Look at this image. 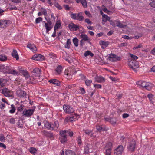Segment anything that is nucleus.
Wrapping results in <instances>:
<instances>
[{
    "instance_id": "4",
    "label": "nucleus",
    "mask_w": 155,
    "mask_h": 155,
    "mask_svg": "<svg viewBox=\"0 0 155 155\" xmlns=\"http://www.w3.org/2000/svg\"><path fill=\"white\" fill-rule=\"evenodd\" d=\"M112 147V144L111 142L108 143L106 144L104 147L105 155H111Z\"/></svg>"
},
{
    "instance_id": "30",
    "label": "nucleus",
    "mask_w": 155,
    "mask_h": 155,
    "mask_svg": "<svg viewBox=\"0 0 155 155\" xmlns=\"http://www.w3.org/2000/svg\"><path fill=\"white\" fill-rule=\"evenodd\" d=\"M99 44L101 45L107 47L109 45V42L108 41H105L103 40H101L99 41Z\"/></svg>"
},
{
    "instance_id": "33",
    "label": "nucleus",
    "mask_w": 155,
    "mask_h": 155,
    "mask_svg": "<svg viewBox=\"0 0 155 155\" xmlns=\"http://www.w3.org/2000/svg\"><path fill=\"white\" fill-rule=\"evenodd\" d=\"M77 18V20H78L79 21H82L84 19V17L82 15V13L81 12H79L78 13Z\"/></svg>"
},
{
    "instance_id": "1",
    "label": "nucleus",
    "mask_w": 155,
    "mask_h": 155,
    "mask_svg": "<svg viewBox=\"0 0 155 155\" xmlns=\"http://www.w3.org/2000/svg\"><path fill=\"white\" fill-rule=\"evenodd\" d=\"M137 84L145 88L146 89L150 90L151 88L153 87V85L151 83L147 82H146L140 81H138Z\"/></svg>"
},
{
    "instance_id": "54",
    "label": "nucleus",
    "mask_w": 155,
    "mask_h": 155,
    "mask_svg": "<svg viewBox=\"0 0 155 155\" xmlns=\"http://www.w3.org/2000/svg\"><path fill=\"white\" fill-rule=\"evenodd\" d=\"M122 38L125 39H131L133 38L132 37H130L127 35H123L122 36Z\"/></svg>"
},
{
    "instance_id": "64",
    "label": "nucleus",
    "mask_w": 155,
    "mask_h": 155,
    "mask_svg": "<svg viewBox=\"0 0 155 155\" xmlns=\"http://www.w3.org/2000/svg\"><path fill=\"white\" fill-rule=\"evenodd\" d=\"M10 122L12 124H14L15 123V120L14 118H12L10 120Z\"/></svg>"
},
{
    "instance_id": "56",
    "label": "nucleus",
    "mask_w": 155,
    "mask_h": 155,
    "mask_svg": "<svg viewBox=\"0 0 155 155\" xmlns=\"http://www.w3.org/2000/svg\"><path fill=\"white\" fill-rule=\"evenodd\" d=\"M142 47V44H140L137 46L134 47L133 49L134 50H135L141 48Z\"/></svg>"
},
{
    "instance_id": "36",
    "label": "nucleus",
    "mask_w": 155,
    "mask_h": 155,
    "mask_svg": "<svg viewBox=\"0 0 155 155\" xmlns=\"http://www.w3.org/2000/svg\"><path fill=\"white\" fill-rule=\"evenodd\" d=\"M71 41L70 39H68L67 40L66 44L65 45L64 47L65 48L69 49L70 48V45L71 44Z\"/></svg>"
},
{
    "instance_id": "63",
    "label": "nucleus",
    "mask_w": 155,
    "mask_h": 155,
    "mask_svg": "<svg viewBox=\"0 0 155 155\" xmlns=\"http://www.w3.org/2000/svg\"><path fill=\"white\" fill-rule=\"evenodd\" d=\"M4 81V79L2 78H0V85L2 87H3L4 86V84L3 83V82Z\"/></svg>"
},
{
    "instance_id": "10",
    "label": "nucleus",
    "mask_w": 155,
    "mask_h": 155,
    "mask_svg": "<svg viewBox=\"0 0 155 155\" xmlns=\"http://www.w3.org/2000/svg\"><path fill=\"white\" fill-rule=\"evenodd\" d=\"M136 143L134 140L132 141L129 143L127 147V149L129 151L133 152L134 151Z\"/></svg>"
},
{
    "instance_id": "37",
    "label": "nucleus",
    "mask_w": 155,
    "mask_h": 155,
    "mask_svg": "<svg viewBox=\"0 0 155 155\" xmlns=\"http://www.w3.org/2000/svg\"><path fill=\"white\" fill-rule=\"evenodd\" d=\"M73 42L74 44V45L76 47H78V39L75 37L74 38L73 40Z\"/></svg>"
},
{
    "instance_id": "46",
    "label": "nucleus",
    "mask_w": 155,
    "mask_h": 155,
    "mask_svg": "<svg viewBox=\"0 0 155 155\" xmlns=\"http://www.w3.org/2000/svg\"><path fill=\"white\" fill-rule=\"evenodd\" d=\"M81 3L84 7L86 8L87 7V2L86 0H82Z\"/></svg>"
},
{
    "instance_id": "53",
    "label": "nucleus",
    "mask_w": 155,
    "mask_h": 155,
    "mask_svg": "<svg viewBox=\"0 0 155 155\" xmlns=\"http://www.w3.org/2000/svg\"><path fill=\"white\" fill-rule=\"evenodd\" d=\"M8 73L11 74L13 75L17 74V72L15 70H9L8 72Z\"/></svg>"
},
{
    "instance_id": "52",
    "label": "nucleus",
    "mask_w": 155,
    "mask_h": 155,
    "mask_svg": "<svg viewBox=\"0 0 155 155\" xmlns=\"http://www.w3.org/2000/svg\"><path fill=\"white\" fill-rule=\"evenodd\" d=\"M0 140L2 142H4L5 141V139L2 134H0Z\"/></svg>"
},
{
    "instance_id": "61",
    "label": "nucleus",
    "mask_w": 155,
    "mask_h": 155,
    "mask_svg": "<svg viewBox=\"0 0 155 155\" xmlns=\"http://www.w3.org/2000/svg\"><path fill=\"white\" fill-rule=\"evenodd\" d=\"M149 5H150V6L154 8H155V2H152L150 3Z\"/></svg>"
},
{
    "instance_id": "55",
    "label": "nucleus",
    "mask_w": 155,
    "mask_h": 155,
    "mask_svg": "<svg viewBox=\"0 0 155 155\" xmlns=\"http://www.w3.org/2000/svg\"><path fill=\"white\" fill-rule=\"evenodd\" d=\"M130 54L131 58L134 59L133 60H135L138 59V57L136 55L132 54Z\"/></svg>"
},
{
    "instance_id": "59",
    "label": "nucleus",
    "mask_w": 155,
    "mask_h": 155,
    "mask_svg": "<svg viewBox=\"0 0 155 155\" xmlns=\"http://www.w3.org/2000/svg\"><path fill=\"white\" fill-rule=\"evenodd\" d=\"M55 5L56 6V7L59 10L62 9V7L61 6H60V5L58 3L55 4Z\"/></svg>"
},
{
    "instance_id": "20",
    "label": "nucleus",
    "mask_w": 155,
    "mask_h": 155,
    "mask_svg": "<svg viewBox=\"0 0 155 155\" xmlns=\"http://www.w3.org/2000/svg\"><path fill=\"white\" fill-rule=\"evenodd\" d=\"M48 81L50 83H52L56 86H59L60 84V82L56 79H51L49 80Z\"/></svg>"
},
{
    "instance_id": "49",
    "label": "nucleus",
    "mask_w": 155,
    "mask_h": 155,
    "mask_svg": "<svg viewBox=\"0 0 155 155\" xmlns=\"http://www.w3.org/2000/svg\"><path fill=\"white\" fill-rule=\"evenodd\" d=\"M24 106L21 104L19 107H18L17 109V110L18 111L21 112L23 110V108Z\"/></svg>"
},
{
    "instance_id": "24",
    "label": "nucleus",
    "mask_w": 155,
    "mask_h": 155,
    "mask_svg": "<svg viewBox=\"0 0 155 155\" xmlns=\"http://www.w3.org/2000/svg\"><path fill=\"white\" fill-rule=\"evenodd\" d=\"M12 56L16 58V60L19 59V56L16 50L14 49L11 54Z\"/></svg>"
},
{
    "instance_id": "57",
    "label": "nucleus",
    "mask_w": 155,
    "mask_h": 155,
    "mask_svg": "<svg viewBox=\"0 0 155 155\" xmlns=\"http://www.w3.org/2000/svg\"><path fill=\"white\" fill-rule=\"evenodd\" d=\"M45 18L47 20V22L46 23H47V24L48 25H51L52 24V22L50 21V19H47L46 18V17H45Z\"/></svg>"
},
{
    "instance_id": "23",
    "label": "nucleus",
    "mask_w": 155,
    "mask_h": 155,
    "mask_svg": "<svg viewBox=\"0 0 155 155\" xmlns=\"http://www.w3.org/2000/svg\"><path fill=\"white\" fill-rule=\"evenodd\" d=\"M37 79V78L36 77H35V76H33V75L31 76H28L26 79L28 82L29 83H32L33 80Z\"/></svg>"
},
{
    "instance_id": "44",
    "label": "nucleus",
    "mask_w": 155,
    "mask_h": 155,
    "mask_svg": "<svg viewBox=\"0 0 155 155\" xmlns=\"http://www.w3.org/2000/svg\"><path fill=\"white\" fill-rule=\"evenodd\" d=\"M11 109L9 110V112L11 113H14L15 110V108L14 107V106L13 104L11 105Z\"/></svg>"
},
{
    "instance_id": "40",
    "label": "nucleus",
    "mask_w": 155,
    "mask_h": 155,
    "mask_svg": "<svg viewBox=\"0 0 155 155\" xmlns=\"http://www.w3.org/2000/svg\"><path fill=\"white\" fill-rule=\"evenodd\" d=\"M78 14L76 13H72L70 15L71 17L74 20H77V16Z\"/></svg>"
},
{
    "instance_id": "35",
    "label": "nucleus",
    "mask_w": 155,
    "mask_h": 155,
    "mask_svg": "<svg viewBox=\"0 0 155 155\" xmlns=\"http://www.w3.org/2000/svg\"><path fill=\"white\" fill-rule=\"evenodd\" d=\"M77 114H74V115H71L69 117V120L71 122L73 121H75L77 119Z\"/></svg>"
},
{
    "instance_id": "26",
    "label": "nucleus",
    "mask_w": 155,
    "mask_h": 155,
    "mask_svg": "<svg viewBox=\"0 0 155 155\" xmlns=\"http://www.w3.org/2000/svg\"><path fill=\"white\" fill-rule=\"evenodd\" d=\"M43 22L45 23V26L46 29V33H48L52 28V26L51 25H48L45 21H44Z\"/></svg>"
},
{
    "instance_id": "43",
    "label": "nucleus",
    "mask_w": 155,
    "mask_h": 155,
    "mask_svg": "<svg viewBox=\"0 0 155 155\" xmlns=\"http://www.w3.org/2000/svg\"><path fill=\"white\" fill-rule=\"evenodd\" d=\"M29 150L30 152L33 154H34L37 151L36 149L33 147H31L29 149Z\"/></svg>"
},
{
    "instance_id": "42",
    "label": "nucleus",
    "mask_w": 155,
    "mask_h": 155,
    "mask_svg": "<svg viewBox=\"0 0 155 155\" xmlns=\"http://www.w3.org/2000/svg\"><path fill=\"white\" fill-rule=\"evenodd\" d=\"M7 57L4 55H0V61H5L7 60Z\"/></svg>"
},
{
    "instance_id": "41",
    "label": "nucleus",
    "mask_w": 155,
    "mask_h": 155,
    "mask_svg": "<svg viewBox=\"0 0 155 155\" xmlns=\"http://www.w3.org/2000/svg\"><path fill=\"white\" fill-rule=\"evenodd\" d=\"M107 121H109L112 124H114L116 123L117 120L115 118H110L108 119V120H106Z\"/></svg>"
},
{
    "instance_id": "19",
    "label": "nucleus",
    "mask_w": 155,
    "mask_h": 155,
    "mask_svg": "<svg viewBox=\"0 0 155 155\" xmlns=\"http://www.w3.org/2000/svg\"><path fill=\"white\" fill-rule=\"evenodd\" d=\"M95 81L98 83H103L105 82V79L101 76H97L95 78Z\"/></svg>"
},
{
    "instance_id": "13",
    "label": "nucleus",
    "mask_w": 155,
    "mask_h": 155,
    "mask_svg": "<svg viewBox=\"0 0 155 155\" xmlns=\"http://www.w3.org/2000/svg\"><path fill=\"white\" fill-rule=\"evenodd\" d=\"M32 58L35 60L42 61L44 59V57L41 54H38L34 55Z\"/></svg>"
},
{
    "instance_id": "38",
    "label": "nucleus",
    "mask_w": 155,
    "mask_h": 155,
    "mask_svg": "<svg viewBox=\"0 0 155 155\" xmlns=\"http://www.w3.org/2000/svg\"><path fill=\"white\" fill-rule=\"evenodd\" d=\"M63 131H64V133L65 134H66V135L67 134H68L70 137H72L73 136V133L71 131L66 130H64Z\"/></svg>"
},
{
    "instance_id": "39",
    "label": "nucleus",
    "mask_w": 155,
    "mask_h": 155,
    "mask_svg": "<svg viewBox=\"0 0 155 155\" xmlns=\"http://www.w3.org/2000/svg\"><path fill=\"white\" fill-rule=\"evenodd\" d=\"M61 26V23L60 22H58V21L55 24V25L54 26V30H56L59 28Z\"/></svg>"
},
{
    "instance_id": "31",
    "label": "nucleus",
    "mask_w": 155,
    "mask_h": 155,
    "mask_svg": "<svg viewBox=\"0 0 155 155\" xmlns=\"http://www.w3.org/2000/svg\"><path fill=\"white\" fill-rule=\"evenodd\" d=\"M65 155H76L75 153L71 150H68L65 152Z\"/></svg>"
},
{
    "instance_id": "51",
    "label": "nucleus",
    "mask_w": 155,
    "mask_h": 155,
    "mask_svg": "<svg viewBox=\"0 0 155 155\" xmlns=\"http://www.w3.org/2000/svg\"><path fill=\"white\" fill-rule=\"evenodd\" d=\"M42 20V18L41 17H38L35 20V22L36 23H39Z\"/></svg>"
},
{
    "instance_id": "6",
    "label": "nucleus",
    "mask_w": 155,
    "mask_h": 155,
    "mask_svg": "<svg viewBox=\"0 0 155 155\" xmlns=\"http://www.w3.org/2000/svg\"><path fill=\"white\" fill-rule=\"evenodd\" d=\"M34 111V110L33 109H26L23 111L22 116L26 117H29L33 115Z\"/></svg>"
},
{
    "instance_id": "60",
    "label": "nucleus",
    "mask_w": 155,
    "mask_h": 155,
    "mask_svg": "<svg viewBox=\"0 0 155 155\" xmlns=\"http://www.w3.org/2000/svg\"><path fill=\"white\" fill-rule=\"evenodd\" d=\"M94 87H95L97 88H101L102 86H101V85L100 84H94Z\"/></svg>"
},
{
    "instance_id": "2",
    "label": "nucleus",
    "mask_w": 155,
    "mask_h": 155,
    "mask_svg": "<svg viewBox=\"0 0 155 155\" xmlns=\"http://www.w3.org/2000/svg\"><path fill=\"white\" fill-rule=\"evenodd\" d=\"M55 127L54 124H51L48 122L46 121L45 123V127L49 130H56L59 126L58 122L57 121H54Z\"/></svg>"
},
{
    "instance_id": "48",
    "label": "nucleus",
    "mask_w": 155,
    "mask_h": 155,
    "mask_svg": "<svg viewBox=\"0 0 155 155\" xmlns=\"http://www.w3.org/2000/svg\"><path fill=\"white\" fill-rule=\"evenodd\" d=\"M92 82V81L91 80H86L85 81V83L86 84L87 86H89L90 84Z\"/></svg>"
},
{
    "instance_id": "3",
    "label": "nucleus",
    "mask_w": 155,
    "mask_h": 155,
    "mask_svg": "<svg viewBox=\"0 0 155 155\" xmlns=\"http://www.w3.org/2000/svg\"><path fill=\"white\" fill-rule=\"evenodd\" d=\"M128 64L130 68L135 71L136 69H137L139 67V65L138 62L134 60H131L130 61H129Z\"/></svg>"
},
{
    "instance_id": "34",
    "label": "nucleus",
    "mask_w": 155,
    "mask_h": 155,
    "mask_svg": "<svg viewBox=\"0 0 155 155\" xmlns=\"http://www.w3.org/2000/svg\"><path fill=\"white\" fill-rule=\"evenodd\" d=\"M116 26L120 28H123L125 26L122 24L119 21H116Z\"/></svg>"
},
{
    "instance_id": "62",
    "label": "nucleus",
    "mask_w": 155,
    "mask_h": 155,
    "mask_svg": "<svg viewBox=\"0 0 155 155\" xmlns=\"http://www.w3.org/2000/svg\"><path fill=\"white\" fill-rule=\"evenodd\" d=\"M129 116V115L127 113H124L123 114L122 117L123 118H125L127 117H128Z\"/></svg>"
},
{
    "instance_id": "25",
    "label": "nucleus",
    "mask_w": 155,
    "mask_h": 155,
    "mask_svg": "<svg viewBox=\"0 0 155 155\" xmlns=\"http://www.w3.org/2000/svg\"><path fill=\"white\" fill-rule=\"evenodd\" d=\"M62 70V66L61 65L58 66L55 69L56 72V74L57 75H59L61 72Z\"/></svg>"
},
{
    "instance_id": "27",
    "label": "nucleus",
    "mask_w": 155,
    "mask_h": 155,
    "mask_svg": "<svg viewBox=\"0 0 155 155\" xmlns=\"http://www.w3.org/2000/svg\"><path fill=\"white\" fill-rule=\"evenodd\" d=\"M102 16L103 18L102 21L105 23L107 21H109L110 19V17L105 14L103 15Z\"/></svg>"
},
{
    "instance_id": "29",
    "label": "nucleus",
    "mask_w": 155,
    "mask_h": 155,
    "mask_svg": "<svg viewBox=\"0 0 155 155\" xmlns=\"http://www.w3.org/2000/svg\"><path fill=\"white\" fill-rule=\"evenodd\" d=\"M80 36L81 38H82L81 40L84 41H88L90 40L89 38L86 35L81 34Z\"/></svg>"
},
{
    "instance_id": "45",
    "label": "nucleus",
    "mask_w": 155,
    "mask_h": 155,
    "mask_svg": "<svg viewBox=\"0 0 155 155\" xmlns=\"http://www.w3.org/2000/svg\"><path fill=\"white\" fill-rule=\"evenodd\" d=\"M9 9L10 10H17V8L15 6L11 4H9Z\"/></svg>"
},
{
    "instance_id": "15",
    "label": "nucleus",
    "mask_w": 155,
    "mask_h": 155,
    "mask_svg": "<svg viewBox=\"0 0 155 155\" xmlns=\"http://www.w3.org/2000/svg\"><path fill=\"white\" fill-rule=\"evenodd\" d=\"M16 94L18 96L21 97H25L26 95V92L20 89H18L17 90Z\"/></svg>"
},
{
    "instance_id": "8",
    "label": "nucleus",
    "mask_w": 155,
    "mask_h": 155,
    "mask_svg": "<svg viewBox=\"0 0 155 155\" xmlns=\"http://www.w3.org/2000/svg\"><path fill=\"white\" fill-rule=\"evenodd\" d=\"M60 140L61 143H64L67 141L66 135L64 133V131L63 130L60 131Z\"/></svg>"
},
{
    "instance_id": "47",
    "label": "nucleus",
    "mask_w": 155,
    "mask_h": 155,
    "mask_svg": "<svg viewBox=\"0 0 155 155\" xmlns=\"http://www.w3.org/2000/svg\"><path fill=\"white\" fill-rule=\"evenodd\" d=\"M117 21L116 20H115L114 21H113L112 20H111L110 19L109 21L110 22V24L113 27H116V21Z\"/></svg>"
},
{
    "instance_id": "14",
    "label": "nucleus",
    "mask_w": 155,
    "mask_h": 155,
    "mask_svg": "<svg viewBox=\"0 0 155 155\" xmlns=\"http://www.w3.org/2000/svg\"><path fill=\"white\" fill-rule=\"evenodd\" d=\"M69 29L71 31H76L79 28V26L73 23H71L68 25Z\"/></svg>"
},
{
    "instance_id": "11",
    "label": "nucleus",
    "mask_w": 155,
    "mask_h": 155,
    "mask_svg": "<svg viewBox=\"0 0 155 155\" xmlns=\"http://www.w3.org/2000/svg\"><path fill=\"white\" fill-rule=\"evenodd\" d=\"M32 72L33 76H35L37 78H39L41 74V70L38 68H35L33 69Z\"/></svg>"
},
{
    "instance_id": "28",
    "label": "nucleus",
    "mask_w": 155,
    "mask_h": 155,
    "mask_svg": "<svg viewBox=\"0 0 155 155\" xmlns=\"http://www.w3.org/2000/svg\"><path fill=\"white\" fill-rule=\"evenodd\" d=\"M83 130L84 133L87 135H90V137L93 136V133H92V131L91 130L87 129H84Z\"/></svg>"
},
{
    "instance_id": "7",
    "label": "nucleus",
    "mask_w": 155,
    "mask_h": 155,
    "mask_svg": "<svg viewBox=\"0 0 155 155\" xmlns=\"http://www.w3.org/2000/svg\"><path fill=\"white\" fill-rule=\"evenodd\" d=\"M64 111L66 113L70 114L73 113L74 111L73 108L69 105H64L63 106Z\"/></svg>"
},
{
    "instance_id": "22",
    "label": "nucleus",
    "mask_w": 155,
    "mask_h": 155,
    "mask_svg": "<svg viewBox=\"0 0 155 155\" xmlns=\"http://www.w3.org/2000/svg\"><path fill=\"white\" fill-rule=\"evenodd\" d=\"M96 128L97 130L100 132L101 131H107L108 130L104 126L102 127L99 125H97L96 126Z\"/></svg>"
},
{
    "instance_id": "17",
    "label": "nucleus",
    "mask_w": 155,
    "mask_h": 155,
    "mask_svg": "<svg viewBox=\"0 0 155 155\" xmlns=\"http://www.w3.org/2000/svg\"><path fill=\"white\" fill-rule=\"evenodd\" d=\"M74 68L71 69L70 71L68 69L65 70L64 72V74L65 75L67 76L71 75V74H74L76 72V71L74 72Z\"/></svg>"
},
{
    "instance_id": "16",
    "label": "nucleus",
    "mask_w": 155,
    "mask_h": 155,
    "mask_svg": "<svg viewBox=\"0 0 155 155\" xmlns=\"http://www.w3.org/2000/svg\"><path fill=\"white\" fill-rule=\"evenodd\" d=\"M10 23L9 20H2L0 21V27L4 28L6 27Z\"/></svg>"
},
{
    "instance_id": "12",
    "label": "nucleus",
    "mask_w": 155,
    "mask_h": 155,
    "mask_svg": "<svg viewBox=\"0 0 155 155\" xmlns=\"http://www.w3.org/2000/svg\"><path fill=\"white\" fill-rule=\"evenodd\" d=\"M2 93L5 97H9L11 95V91L7 88L4 87L2 90Z\"/></svg>"
},
{
    "instance_id": "18",
    "label": "nucleus",
    "mask_w": 155,
    "mask_h": 155,
    "mask_svg": "<svg viewBox=\"0 0 155 155\" xmlns=\"http://www.w3.org/2000/svg\"><path fill=\"white\" fill-rule=\"evenodd\" d=\"M92 146L91 144H87L84 147V153L85 154H87L90 152V150L91 149Z\"/></svg>"
},
{
    "instance_id": "50",
    "label": "nucleus",
    "mask_w": 155,
    "mask_h": 155,
    "mask_svg": "<svg viewBox=\"0 0 155 155\" xmlns=\"http://www.w3.org/2000/svg\"><path fill=\"white\" fill-rule=\"evenodd\" d=\"M22 73L23 76L26 79L29 76L28 73L27 71H23Z\"/></svg>"
},
{
    "instance_id": "9",
    "label": "nucleus",
    "mask_w": 155,
    "mask_h": 155,
    "mask_svg": "<svg viewBox=\"0 0 155 155\" xmlns=\"http://www.w3.org/2000/svg\"><path fill=\"white\" fill-rule=\"evenodd\" d=\"M121 59L120 56H118L114 54H111L109 56V60L112 62H115Z\"/></svg>"
},
{
    "instance_id": "5",
    "label": "nucleus",
    "mask_w": 155,
    "mask_h": 155,
    "mask_svg": "<svg viewBox=\"0 0 155 155\" xmlns=\"http://www.w3.org/2000/svg\"><path fill=\"white\" fill-rule=\"evenodd\" d=\"M125 147L122 145L118 146L114 150V155H122Z\"/></svg>"
},
{
    "instance_id": "58",
    "label": "nucleus",
    "mask_w": 155,
    "mask_h": 155,
    "mask_svg": "<svg viewBox=\"0 0 155 155\" xmlns=\"http://www.w3.org/2000/svg\"><path fill=\"white\" fill-rule=\"evenodd\" d=\"M85 22L88 24H92V23L91 21L88 18H87L85 19Z\"/></svg>"
},
{
    "instance_id": "21",
    "label": "nucleus",
    "mask_w": 155,
    "mask_h": 155,
    "mask_svg": "<svg viewBox=\"0 0 155 155\" xmlns=\"http://www.w3.org/2000/svg\"><path fill=\"white\" fill-rule=\"evenodd\" d=\"M27 47L31 49L33 52H35L37 50V49L35 46L34 44L31 43H28L27 45Z\"/></svg>"
},
{
    "instance_id": "32",
    "label": "nucleus",
    "mask_w": 155,
    "mask_h": 155,
    "mask_svg": "<svg viewBox=\"0 0 155 155\" xmlns=\"http://www.w3.org/2000/svg\"><path fill=\"white\" fill-rule=\"evenodd\" d=\"M44 133V135L48 137L52 138L53 136V133L50 132L45 131Z\"/></svg>"
}]
</instances>
